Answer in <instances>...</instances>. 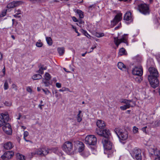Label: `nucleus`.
<instances>
[{
	"label": "nucleus",
	"instance_id": "nucleus-1",
	"mask_svg": "<svg viewBox=\"0 0 160 160\" xmlns=\"http://www.w3.org/2000/svg\"><path fill=\"white\" fill-rule=\"evenodd\" d=\"M102 142L106 151L108 152V154H111L114 151L113 148L112 143L108 140V139L103 138Z\"/></svg>",
	"mask_w": 160,
	"mask_h": 160
},
{
	"label": "nucleus",
	"instance_id": "nucleus-2",
	"mask_svg": "<svg viewBox=\"0 0 160 160\" xmlns=\"http://www.w3.org/2000/svg\"><path fill=\"white\" fill-rule=\"evenodd\" d=\"M114 131L120 140L124 141L128 138V133L126 130H122L118 128H115Z\"/></svg>",
	"mask_w": 160,
	"mask_h": 160
},
{
	"label": "nucleus",
	"instance_id": "nucleus-3",
	"mask_svg": "<svg viewBox=\"0 0 160 160\" xmlns=\"http://www.w3.org/2000/svg\"><path fill=\"white\" fill-rule=\"evenodd\" d=\"M130 154L134 159L137 160H141V151L138 148H135L132 149L130 152Z\"/></svg>",
	"mask_w": 160,
	"mask_h": 160
},
{
	"label": "nucleus",
	"instance_id": "nucleus-4",
	"mask_svg": "<svg viewBox=\"0 0 160 160\" xmlns=\"http://www.w3.org/2000/svg\"><path fill=\"white\" fill-rule=\"evenodd\" d=\"M50 150L48 148L44 147L41 148L37 149L35 153H32V155L37 154L41 156H44L49 153Z\"/></svg>",
	"mask_w": 160,
	"mask_h": 160
},
{
	"label": "nucleus",
	"instance_id": "nucleus-5",
	"mask_svg": "<svg viewBox=\"0 0 160 160\" xmlns=\"http://www.w3.org/2000/svg\"><path fill=\"white\" fill-rule=\"evenodd\" d=\"M85 141L86 144L94 146L97 143V139L94 135H89L86 137Z\"/></svg>",
	"mask_w": 160,
	"mask_h": 160
},
{
	"label": "nucleus",
	"instance_id": "nucleus-6",
	"mask_svg": "<svg viewBox=\"0 0 160 160\" xmlns=\"http://www.w3.org/2000/svg\"><path fill=\"white\" fill-rule=\"evenodd\" d=\"M62 148L64 151L67 154H70L73 151V144L69 141L66 142L63 144Z\"/></svg>",
	"mask_w": 160,
	"mask_h": 160
},
{
	"label": "nucleus",
	"instance_id": "nucleus-7",
	"mask_svg": "<svg viewBox=\"0 0 160 160\" xmlns=\"http://www.w3.org/2000/svg\"><path fill=\"white\" fill-rule=\"evenodd\" d=\"M96 132L99 135L103 137V138L104 139H108L109 137L110 136L111 134L108 129H105L102 130L99 128H97Z\"/></svg>",
	"mask_w": 160,
	"mask_h": 160
},
{
	"label": "nucleus",
	"instance_id": "nucleus-8",
	"mask_svg": "<svg viewBox=\"0 0 160 160\" xmlns=\"http://www.w3.org/2000/svg\"><path fill=\"white\" fill-rule=\"evenodd\" d=\"M139 11L144 14H148L149 13L148 6L145 4H141L138 6Z\"/></svg>",
	"mask_w": 160,
	"mask_h": 160
},
{
	"label": "nucleus",
	"instance_id": "nucleus-9",
	"mask_svg": "<svg viewBox=\"0 0 160 160\" xmlns=\"http://www.w3.org/2000/svg\"><path fill=\"white\" fill-rule=\"evenodd\" d=\"M150 74L148 76V79L158 77V72L157 69L154 68L150 67L148 69Z\"/></svg>",
	"mask_w": 160,
	"mask_h": 160
},
{
	"label": "nucleus",
	"instance_id": "nucleus-10",
	"mask_svg": "<svg viewBox=\"0 0 160 160\" xmlns=\"http://www.w3.org/2000/svg\"><path fill=\"white\" fill-rule=\"evenodd\" d=\"M132 73L134 75L141 76L143 74V69L141 66H135L132 70Z\"/></svg>",
	"mask_w": 160,
	"mask_h": 160
},
{
	"label": "nucleus",
	"instance_id": "nucleus-11",
	"mask_svg": "<svg viewBox=\"0 0 160 160\" xmlns=\"http://www.w3.org/2000/svg\"><path fill=\"white\" fill-rule=\"evenodd\" d=\"M149 151L151 155H154L156 157L154 160H160V151H158L156 149L151 148L149 149Z\"/></svg>",
	"mask_w": 160,
	"mask_h": 160
},
{
	"label": "nucleus",
	"instance_id": "nucleus-12",
	"mask_svg": "<svg viewBox=\"0 0 160 160\" xmlns=\"http://www.w3.org/2000/svg\"><path fill=\"white\" fill-rule=\"evenodd\" d=\"M149 82L151 86V87L155 88L158 87L159 84V81L158 79V77H156L151 78L148 79Z\"/></svg>",
	"mask_w": 160,
	"mask_h": 160
},
{
	"label": "nucleus",
	"instance_id": "nucleus-13",
	"mask_svg": "<svg viewBox=\"0 0 160 160\" xmlns=\"http://www.w3.org/2000/svg\"><path fill=\"white\" fill-rule=\"evenodd\" d=\"M14 155V152L12 151H8L5 152L1 156L2 158L4 160H9Z\"/></svg>",
	"mask_w": 160,
	"mask_h": 160
},
{
	"label": "nucleus",
	"instance_id": "nucleus-14",
	"mask_svg": "<svg viewBox=\"0 0 160 160\" xmlns=\"http://www.w3.org/2000/svg\"><path fill=\"white\" fill-rule=\"evenodd\" d=\"M74 146L78 149L79 152H82L84 149V145L81 142L78 141L75 142Z\"/></svg>",
	"mask_w": 160,
	"mask_h": 160
},
{
	"label": "nucleus",
	"instance_id": "nucleus-15",
	"mask_svg": "<svg viewBox=\"0 0 160 160\" xmlns=\"http://www.w3.org/2000/svg\"><path fill=\"white\" fill-rule=\"evenodd\" d=\"M9 116L7 113H0V127L5 123V120H8Z\"/></svg>",
	"mask_w": 160,
	"mask_h": 160
},
{
	"label": "nucleus",
	"instance_id": "nucleus-16",
	"mask_svg": "<svg viewBox=\"0 0 160 160\" xmlns=\"http://www.w3.org/2000/svg\"><path fill=\"white\" fill-rule=\"evenodd\" d=\"M3 131L7 134L10 135L12 133V129L10 125L8 123H6L2 128Z\"/></svg>",
	"mask_w": 160,
	"mask_h": 160
},
{
	"label": "nucleus",
	"instance_id": "nucleus-17",
	"mask_svg": "<svg viewBox=\"0 0 160 160\" xmlns=\"http://www.w3.org/2000/svg\"><path fill=\"white\" fill-rule=\"evenodd\" d=\"M122 14L121 13H117L115 16L114 19L112 21L113 25H115L119 22L121 20L122 18Z\"/></svg>",
	"mask_w": 160,
	"mask_h": 160
},
{
	"label": "nucleus",
	"instance_id": "nucleus-18",
	"mask_svg": "<svg viewBox=\"0 0 160 160\" xmlns=\"http://www.w3.org/2000/svg\"><path fill=\"white\" fill-rule=\"evenodd\" d=\"M22 1H14L8 3L7 5V8H14L22 4Z\"/></svg>",
	"mask_w": 160,
	"mask_h": 160
},
{
	"label": "nucleus",
	"instance_id": "nucleus-19",
	"mask_svg": "<svg viewBox=\"0 0 160 160\" xmlns=\"http://www.w3.org/2000/svg\"><path fill=\"white\" fill-rule=\"evenodd\" d=\"M124 20L128 22H127L128 24L132 22L133 19L132 16L131 12H126L124 15Z\"/></svg>",
	"mask_w": 160,
	"mask_h": 160
},
{
	"label": "nucleus",
	"instance_id": "nucleus-20",
	"mask_svg": "<svg viewBox=\"0 0 160 160\" xmlns=\"http://www.w3.org/2000/svg\"><path fill=\"white\" fill-rule=\"evenodd\" d=\"M121 102L125 104L123 106L120 107V108L121 110H125L130 107L128 100L124 99Z\"/></svg>",
	"mask_w": 160,
	"mask_h": 160
},
{
	"label": "nucleus",
	"instance_id": "nucleus-21",
	"mask_svg": "<svg viewBox=\"0 0 160 160\" xmlns=\"http://www.w3.org/2000/svg\"><path fill=\"white\" fill-rule=\"evenodd\" d=\"M126 41V38L124 36H122L121 39H118L117 38H114V42L117 47L120 43L122 42L125 43Z\"/></svg>",
	"mask_w": 160,
	"mask_h": 160
},
{
	"label": "nucleus",
	"instance_id": "nucleus-22",
	"mask_svg": "<svg viewBox=\"0 0 160 160\" xmlns=\"http://www.w3.org/2000/svg\"><path fill=\"white\" fill-rule=\"evenodd\" d=\"M97 125L100 129L104 128L105 126V124L104 121L101 120H98L97 122Z\"/></svg>",
	"mask_w": 160,
	"mask_h": 160
},
{
	"label": "nucleus",
	"instance_id": "nucleus-23",
	"mask_svg": "<svg viewBox=\"0 0 160 160\" xmlns=\"http://www.w3.org/2000/svg\"><path fill=\"white\" fill-rule=\"evenodd\" d=\"M13 147V145L11 142H7L4 144V148L7 150H9L12 149Z\"/></svg>",
	"mask_w": 160,
	"mask_h": 160
},
{
	"label": "nucleus",
	"instance_id": "nucleus-24",
	"mask_svg": "<svg viewBox=\"0 0 160 160\" xmlns=\"http://www.w3.org/2000/svg\"><path fill=\"white\" fill-rule=\"evenodd\" d=\"M118 67L119 69L123 70H126V66L122 62H118Z\"/></svg>",
	"mask_w": 160,
	"mask_h": 160
},
{
	"label": "nucleus",
	"instance_id": "nucleus-25",
	"mask_svg": "<svg viewBox=\"0 0 160 160\" xmlns=\"http://www.w3.org/2000/svg\"><path fill=\"white\" fill-rule=\"evenodd\" d=\"M17 158L18 160H25V157L22 154L18 153L16 154Z\"/></svg>",
	"mask_w": 160,
	"mask_h": 160
},
{
	"label": "nucleus",
	"instance_id": "nucleus-26",
	"mask_svg": "<svg viewBox=\"0 0 160 160\" xmlns=\"http://www.w3.org/2000/svg\"><path fill=\"white\" fill-rule=\"evenodd\" d=\"M80 155L84 158L87 157L89 155V152L88 151L85 150L83 152H80Z\"/></svg>",
	"mask_w": 160,
	"mask_h": 160
},
{
	"label": "nucleus",
	"instance_id": "nucleus-27",
	"mask_svg": "<svg viewBox=\"0 0 160 160\" xmlns=\"http://www.w3.org/2000/svg\"><path fill=\"white\" fill-rule=\"evenodd\" d=\"M127 53L125 49L123 48H122L120 49L118 52V54L120 56L126 55Z\"/></svg>",
	"mask_w": 160,
	"mask_h": 160
},
{
	"label": "nucleus",
	"instance_id": "nucleus-28",
	"mask_svg": "<svg viewBox=\"0 0 160 160\" xmlns=\"http://www.w3.org/2000/svg\"><path fill=\"white\" fill-rule=\"evenodd\" d=\"M76 12L80 18H82L84 17V14L83 12L81 10L77 9L76 11Z\"/></svg>",
	"mask_w": 160,
	"mask_h": 160
},
{
	"label": "nucleus",
	"instance_id": "nucleus-29",
	"mask_svg": "<svg viewBox=\"0 0 160 160\" xmlns=\"http://www.w3.org/2000/svg\"><path fill=\"white\" fill-rule=\"evenodd\" d=\"M32 78L34 80H38L41 79L42 78V76L40 74H37L33 75Z\"/></svg>",
	"mask_w": 160,
	"mask_h": 160
},
{
	"label": "nucleus",
	"instance_id": "nucleus-30",
	"mask_svg": "<svg viewBox=\"0 0 160 160\" xmlns=\"http://www.w3.org/2000/svg\"><path fill=\"white\" fill-rule=\"evenodd\" d=\"M82 112V111L79 110L78 111V113L77 115V120L78 122H80L82 119V115H81V113Z\"/></svg>",
	"mask_w": 160,
	"mask_h": 160
},
{
	"label": "nucleus",
	"instance_id": "nucleus-31",
	"mask_svg": "<svg viewBox=\"0 0 160 160\" xmlns=\"http://www.w3.org/2000/svg\"><path fill=\"white\" fill-rule=\"evenodd\" d=\"M94 35L97 38H101L104 36V34L103 32H96L94 33Z\"/></svg>",
	"mask_w": 160,
	"mask_h": 160
},
{
	"label": "nucleus",
	"instance_id": "nucleus-32",
	"mask_svg": "<svg viewBox=\"0 0 160 160\" xmlns=\"http://www.w3.org/2000/svg\"><path fill=\"white\" fill-rule=\"evenodd\" d=\"M58 51L60 55H63L64 53V48H58Z\"/></svg>",
	"mask_w": 160,
	"mask_h": 160
},
{
	"label": "nucleus",
	"instance_id": "nucleus-33",
	"mask_svg": "<svg viewBox=\"0 0 160 160\" xmlns=\"http://www.w3.org/2000/svg\"><path fill=\"white\" fill-rule=\"evenodd\" d=\"M46 40L48 44L50 46L52 45V41L51 38L50 37H46Z\"/></svg>",
	"mask_w": 160,
	"mask_h": 160
},
{
	"label": "nucleus",
	"instance_id": "nucleus-34",
	"mask_svg": "<svg viewBox=\"0 0 160 160\" xmlns=\"http://www.w3.org/2000/svg\"><path fill=\"white\" fill-rule=\"evenodd\" d=\"M81 31L85 36L87 37L88 38H90L91 37V36L86 31L83 29H81Z\"/></svg>",
	"mask_w": 160,
	"mask_h": 160
},
{
	"label": "nucleus",
	"instance_id": "nucleus-35",
	"mask_svg": "<svg viewBox=\"0 0 160 160\" xmlns=\"http://www.w3.org/2000/svg\"><path fill=\"white\" fill-rule=\"evenodd\" d=\"M45 79L48 81H49L51 78L50 75L48 73L46 72L45 74Z\"/></svg>",
	"mask_w": 160,
	"mask_h": 160
},
{
	"label": "nucleus",
	"instance_id": "nucleus-36",
	"mask_svg": "<svg viewBox=\"0 0 160 160\" xmlns=\"http://www.w3.org/2000/svg\"><path fill=\"white\" fill-rule=\"evenodd\" d=\"M130 107H133L136 105L135 102L132 100H128Z\"/></svg>",
	"mask_w": 160,
	"mask_h": 160
},
{
	"label": "nucleus",
	"instance_id": "nucleus-37",
	"mask_svg": "<svg viewBox=\"0 0 160 160\" xmlns=\"http://www.w3.org/2000/svg\"><path fill=\"white\" fill-rule=\"evenodd\" d=\"M59 91L60 92H63L66 91H68L69 92H71V91H70L69 88L65 87H63L61 89H59Z\"/></svg>",
	"mask_w": 160,
	"mask_h": 160
},
{
	"label": "nucleus",
	"instance_id": "nucleus-38",
	"mask_svg": "<svg viewBox=\"0 0 160 160\" xmlns=\"http://www.w3.org/2000/svg\"><path fill=\"white\" fill-rule=\"evenodd\" d=\"M42 82L45 84V86L46 87L48 86L49 85V81H48L46 79H44L43 80Z\"/></svg>",
	"mask_w": 160,
	"mask_h": 160
},
{
	"label": "nucleus",
	"instance_id": "nucleus-39",
	"mask_svg": "<svg viewBox=\"0 0 160 160\" xmlns=\"http://www.w3.org/2000/svg\"><path fill=\"white\" fill-rule=\"evenodd\" d=\"M9 86L7 81H6L4 82V88L5 90L8 89V88Z\"/></svg>",
	"mask_w": 160,
	"mask_h": 160
},
{
	"label": "nucleus",
	"instance_id": "nucleus-40",
	"mask_svg": "<svg viewBox=\"0 0 160 160\" xmlns=\"http://www.w3.org/2000/svg\"><path fill=\"white\" fill-rule=\"evenodd\" d=\"M142 79L141 77V76H139L136 78H135V81L136 82L138 83H140L142 81Z\"/></svg>",
	"mask_w": 160,
	"mask_h": 160
},
{
	"label": "nucleus",
	"instance_id": "nucleus-41",
	"mask_svg": "<svg viewBox=\"0 0 160 160\" xmlns=\"http://www.w3.org/2000/svg\"><path fill=\"white\" fill-rule=\"evenodd\" d=\"M7 10H3L2 13L0 14V17H2L5 16L6 14Z\"/></svg>",
	"mask_w": 160,
	"mask_h": 160
},
{
	"label": "nucleus",
	"instance_id": "nucleus-42",
	"mask_svg": "<svg viewBox=\"0 0 160 160\" xmlns=\"http://www.w3.org/2000/svg\"><path fill=\"white\" fill-rule=\"evenodd\" d=\"M78 23H77V25L78 26L80 27H82V24H84V22L82 20H80L79 21H78Z\"/></svg>",
	"mask_w": 160,
	"mask_h": 160
},
{
	"label": "nucleus",
	"instance_id": "nucleus-43",
	"mask_svg": "<svg viewBox=\"0 0 160 160\" xmlns=\"http://www.w3.org/2000/svg\"><path fill=\"white\" fill-rule=\"evenodd\" d=\"M36 46L38 47H41L42 46V43L40 42H38L36 43Z\"/></svg>",
	"mask_w": 160,
	"mask_h": 160
},
{
	"label": "nucleus",
	"instance_id": "nucleus-44",
	"mask_svg": "<svg viewBox=\"0 0 160 160\" xmlns=\"http://www.w3.org/2000/svg\"><path fill=\"white\" fill-rule=\"evenodd\" d=\"M42 90L46 95H48L50 93V92L47 88L45 89H42Z\"/></svg>",
	"mask_w": 160,
	"mask_h": 160
},
{
	"label": "nucleus",
	"instance_id": "nucleus-45",
	"mask_svg": "<svg viewBox=\"0 0 160 160\" xmlns=\"http://www.w3.org/2000/svg\"><path fill=\"white\" fill-rule=\"evenodd\" d=\"M15 12L16 13V14L19 15L21 14V11L19 9L15 10Z\"/></svg>",
	"mask_w": 160,
	"mask_h": 160
},
{
	"label": "nucleus",
	"instance_id": "nucleus-46",
	"mask_svg": "<svg viewBox=\"0 0 160 160\" xmlns=\"http://www.w3.org/2000/svg\"><path fill=\"white\" fill-rule=\"evenodd\" d=\"M138 128L136 127L135 126H134L133 128V131L134 133H136L138 132Z\"/></svg>",
	"mask_w": 160,
	"mask_h": 160
},
{
	"label": "nucleus",
	"instance_id": "nucleus-47",
	"mask_svg": "<svg viewBox=\"0 0 160 160\" xmlns=\"http://www.w3.org/2000/svg\"><path fill=\"white\" fill-rule=\"evenodd\" d=\"M2 74H1V76L2 77H4L5 74V67H4L2 70Z\"/></svg>",
	"mask_w": 160,
	"mask_h": 160
},
{
	"label": "nucleus",
	"instance_id": "nucleus-48",
	"mask_svg": "<svg viewBox=\"0 0 160 160\" xmlns=\"http://www.w3.org/2000/svg\"><path fill=\"white\" fill-rule=\"evenodd\" d=\"M4 104L6 106H9L11 105L12 103L10 102H8L7 101H6L5 102Z\"/></svg>",
	"mask_w": 160,
	"mask_h": 160
},
{
	"label": "nucleus",
	"instance_id": "nucleus-49",
	"mask_svg": "<svg viewBox=\"0 0 160 160\" xmlns=\"http://www.w3.org/2000/svg\"><path fill=\"white\" fill-rule=\"evenodd\" d=\"M72 18L73 20V21L75 22H78V20L77 19V18L74 16L72 17Z\"/></svg>",
	"mask_w": 160,
	"mask_h": 160
},
{
	"label": "nucleus",
	"instance_id": "nucleus-50",
	"mask_svg": "<svg viewBox=\"0 0 160 160\" xmlns=\"http://www.w3.org/2000/svg\"><path fill=\"white\" fill-rule=\"evenodd\" d=\"M56 86L58 88H60L61 87V84L59 82H57L56 83Z\"/></svg>",
	"mask_w": 160,
	"mask_h": 160
},
{
	"label": "nucleus",
	"instance_id": "nucleus-51",
	"mask_svg": "<svg viewBox=\"0 0 160 160\" xmlns=\"http://www.w3.org/2000/svg\"><path fill=\"white\" fill-rule=\"evenodd\" d=\"M24 137H26L28 136V131H26L24 132L23 133Z\"/></svg>",
	"mask_w": 160,
	"mask_h": 160
},
{
	"label": "nucleus",
	"instance_id": "nucleus-52",
	"mask_svg": "<svg viewBox=\"0 0 160 160\" xmlns=\"http://www.w3.org/2000/svg\"><path fill=\"white\" fill-rule=\"evenodd\" d=\"M27 91L31 93L32 92V90L31 88L29 87H28L27 88Z\"/></svg>",
	"mask_w": 160,
	"mask_h": 160
},
{
	"label": "nucleus",
	"instance_id": "nucleus-53",
	"mask_svg": "<svg viewBox=\"0 0 160 160\" xmlns=\"http://www.w3.org/2000/svg\"><path fill=\"white\" fill-rule=\"evenodd\" d=\"M38 72L41 74H43V71L41 68H40L39 70H38Z\"/></svg>",
	"mask_w": 160,
	"mask_h": 160
},
{
	"label": "nucleus",
	"instance_id": "nucleus-54",
	"mask_svg": "<svg viewBox=\"0 0 160 160\" xmlns=\"http://www.w3.org/2000/svg\"><path fill=\"white\" fill-rule=\"evenodd\" d=\"M147 128V126H146L142 128V131L143 132L146 133V128Z\"/></svg>",
	"mask_w": 160,
	"mask_h": 160
},
{
	"label": "nucleus",
	"instance_id": "nucleus-55",
	"mask_svg": "<svg viewBox=\"0 0 160 160\" xmlns=\"http://www.w3.org/2000/svg\"><path fill=\"white\" fill-rule=\"evenodd\" d=\"M44 106V105L43 104H39L38 105V107L41 110H42V106Z\"/></svg>",
	"mask_w": 160,
	"mask_h": 160
},
{
	"label": "nucleus",
	"instance_id": "nucleus-56",
	"mask_svg": "<svg viewBox=\"0 0 160 160\" xmlns=\"http://www.w3.org/2000/svg\"><path fill=\"white\" fill-rule=\"evenodd\" d=\"M18 15L17 14H14L13 15L14 17L15 18H21V16H18Z\"/></svg>",
	"mask_w": 160,
	"mask_h": 160
},
{
	"label": "nucleus",
	"instance_id": "nucleus-57",
	"mask_svg": "<svg viewBox=\"0 0 160 160\" xmlns=\"http://www.w3.org/2000/svg\"><path fill=\"white\" fill-rule=\"evenodd\" d=\"M75 32L78 34L77 36H79L80 35V34L78 32V30L77 29H75Z\"/></svg>",
	"mask_w": 160,
	"mask_h": 160
},
{
	"label": "nucleus",
	"instance_id": "nucleus-58",
	"mask_svg": "<svg viewBox=\"0 0 160 160\" xmlns=\"http://www.w3.org/2000/svg\"><path fill=\"white\" fill-rule=\"evenodd\" d=\"M96 46H95L94 47H92L91 48V49H92V51H90V52H88V53H90L91 52H92L93 51V50L96 48Z\"/></svg>",
	"mask_w": 160,
	"mask_h": 160
},
{
	"label": "nucleus",
	"instance_id": "nucleus-59",
	"mask_svg": "<svg viewBox=\"0 0 160 160\" xmlns=\"http://www.w3.org/2000/svg\"><path fill=\"white\" fill-rule=\"evenodd\" d=\"M41 68H42V70L43 71V70H45L47 69V68L46 67H41Z\"/></svg>",
	"mask_w": 160,
	"mask_h": 160
},
{
	"label": "nucleus",
	"instance_id": "nucleus-60",
	"mask_svg": "<svg viewBox=\"0 0 160 160\" xmlns=\"http://www.w3.org/2000/svg\"><path fill=\"white\" fill-rule=\"evenodd\" d=\"M26 137H23V138H24V140H25L26 142H30V140H27V139H26Z\"/></svg>",
	"mask_w": 160,
	"mask_h": 160
},
{
	"label": "nucleus",
	"instance_id": "nucleus-61",
	"mask_svg": "<svg viewBox=\"0 0 160 160\" xmlns=\"http://www.w3.org/2000/svg\"><path fill=\"white\" fill-rule=\"evenodd\" d=\"M21 114L20 113H19V117L17 118V119H20V118H21Z\"/></svg>",
	"mask_w": 160,
	"mask_h": 160
},
{
	"label": "nucleus",
	"instance_id": "nucleus-62",
	"mask_svg": "<svg viewBox=\"0 0 160 160\" xmlns=\"http://www.w3.org/2000/svg\"><path fill=\"white\" fill-rule=\"evenodd\" d=\"M93 7V5H90L89 6L88 9L89 10H90L91 8H92Z\"/></svg>",
	"mask_w": 160,
	"mask_h": 160
},
{
	"label": "nucleus",
	"instance_id": "nucleus-63",
	"mask_svg": "<svg viewBox=\"0 0 160 160\" xmlns=\"http://www.w3.org/2000/svg\"><path fill=\"white\" fill-rule=\"evenodd\" d=\"M121 27V26L120 25V26H118L116 27L115 28V29H118V28H119L120 27Z\"/></svg>",
	"mask_w": 160,
	"mask_h": 160
},
{
	"label": "nucleus",
	"instance_id": "nucleus-64",
	"mask_svg": "<svg viewBox=\"0 0 160 160\" xmlns=\"http://www.w3.org/2000/svg\"><path fill=\"white\" fill-rule=\"evenodd\" d=\"M71 26H72V28L73 29H74L75 30V29H76V28L74 26H73V25H72Z\"/></svg>",
	"mask_w": 160,
	"mask_h": 160
}]
</instances>
